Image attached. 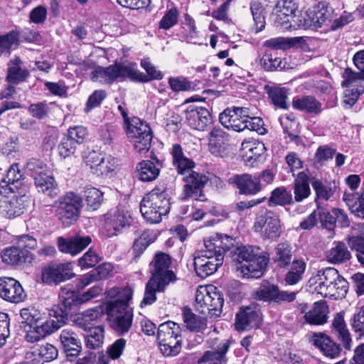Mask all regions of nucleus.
I'll use <instances>...</instances> for the list:
<instances>
[{"mask_svg":"<svg viewBox=\"0 0 364 364\" xmlns=\"http://www.w3.org/2000/svg\"><path fill=\"white\" fill-rule=\"evenodd\" d=\"M114 291L117 295L107 304V320L112 329L122 336L128 333L132 326L133 313L129 302L132 299L133 291L130 287Z\"/></svg>","mask_w":364,"mask_h":364,"instance_id":"nucleus-1","label":"nucleus"},{"mask_svg":"<svg viewBox=\"0 0 364 364\" xmlns=\"http://www.w3.org/2000/svg\"><path fill=\"white\" fill-rule=\"evenodd\" d=\"M70 314V307H67L59 299L56 308L50 311L49 318L43 319L40 317L33 329H26V340L34 343L53 333L65 323Z\"/></svg>","mask_w":364,"mask_h":364,"instance_id":"nucleus-2","label":"nucleus"},{"mask_svg":"<svg viewBox=\"0 0 364 364\" xmlns=\"http://www.w3.org/2000/svg\"><path fill=\"white\" fill-rule=\"evenodd\" d=\"M169 210L170 203L165 188H154L140 203V212L150 223L161 222L162 216L166 215Z\"/></svg>","mask_w":364,"mask_h":364,"instance_id":"nucleus-3","label":"nucleus"},{"mask_svg":"<svg viewBox=\"0 0 364 364\" xmlns=\"http://www.w3.org/2000/svg\"><path fill=\"white\" fill-rule=\"evenodd\" d=\"M118 109L127 124V137L133 144L134 149L139 153L147 151L150 149L152 140V132L149 125L138 117L129 119L127 112L122 105L118 106Z\"/></svg>","mask_w":364,"mask_h":364,"instance_id":"nucleus-4","label":"nucleus"},{"mask_svg":"<svg viewBox=\"0 0 364 364\" xmlns=\"http://www.w3.org/2000/svg\"><path fill=\"white\" fill-rule=\"evenodd\" d=\"M204 249L195 252L193 257L194 269L200 278L214 274L223 263V255L215 250V245H204Z\"/></svg>","mask_w":364,"mask_h":364,"instance_id":"nucleus-5","label":"nucleus"},{"mask_svg":"<svg viewBox=\"0 0 364 364\" xmlns=\"http://www.w3.org/2000/svg\"><path fill=\"white\" fill-rule=\"evenodd\" d=\"M273 181L274 174L268 169L253 175L249 173L235 174L229 178V182L237 188L239 193L244 195H255L262 189L263 186L261 181L269 184Z\"/></svg>","mask_w":364,"mask_h":364,"instance_id":"nucleus-6","label":"nucleus"},{"mask_svg":"<svg viewBox=\"0 0 364 364\" xmlns=\"http://www.w3.org/2000/svg\"><path fill=\"white\" fill-rule=\"evenodd\" d=\"M56 215L64 226H70L77 221L82 207V198L73 192L67 193L58 200Z\"/></svg>","mask_w":364,"mask_h":364,"instance_id":"nucleus-7","label":"nucleus"},{"mask_svg":"<svg viewBox=\"0 0 364 364\" xmlns=\"http://www.w3.org/2000/svg\"><path fill=\"white\" fill-rule=\"evenodd\" d=\"M102 291V288L100 285H95L90 288L86 292L80 295L78 292L73 288L70 284H67L60 288L59 292V299L63 301L67 307H70L71 314L75 311V308L97 296Z\"/></svg>","mask_w":364,"mask_h":364,"instance_id":"nucleus-8","label":"nucleus"},{"mask_svg":"<svg viewBox=\"0 0 364 364\" xmlns=\"http://www.w3.org/2000/svg\"><path fill=\"white\" fill-rule=\"evenodd\" d=\"M182 198H192L196 200L206 201L207 198L203 193V188L208 181V178L201 173L192 172L184 178Z\"/></svg>","mask_w":364,"mask_h":364,"instance_id":"nucleus-9","label":"nucleus"},{"mask_svg":"<svg viewBox=\"0 0 364 364\" xmlns=\"http://www.w3.org/2000/svg\"><path fill=\"white\" fill-rule=\"evenodd\" d=\"M254 228L256 232H262L264 239H276L281 233L279 218L272 211H266L256 218Z\"/></svg>","mask_w":364,"mask_h":364,"instance_id":"nucleus-10","label":"nucleus"},{"mask_svg":"<svg viewBox=\"0 0 364 364\" xmlns=\"http://www.w3.org/2000/svg\"><path fill=\"white\" fill-rule=\"evenodd\" d=\"M262 323V314L257 305L242 306L236 315L235 326L238 331L258 328Z\"/></svg>","mask_w":364,"mask_h":364,"instance_id":"nucleus-11","label":"nucleus"},{"mask_svg":"<svg viewBox=\"0 0 364 364\" xmlns=\"http://www.w3.org/2000/svg\"><path fill=\"white\" fill-rule=\"evenodd\" d=\"M338 278V272L335 268L328 267L320 269L309 280L314 290L323 297L332 296L333 282Z\"/></svg>","mask_w":364,"mask_h":364,"instance_id":"nucleus-12","label":"nucleus"},{"mask_svg":"<svg viewBox=\"0 0 364 364\" xmlns=\"http://www.w3.org/2000/svg\"><path fill=\"white\" fill-rule=\"evenodd\" d=\"M59 340L66 360L75 361L82 349V343L77 334L71 329H63L60 333Z\"/></svg>","mask_w":364,"mask_h":364,"instance_id":"nucleus-13","label":"nucleus"},{"mask_svg":"<svg viewBox=\"0 0 364 364\" xmlns=\"http://www.w3.org/2000/svg\"><path fill=\"white\" fill-rule=\"evenodd\" d=\"M71 263L50 264L42 269L43 282L57 284L74 277Z\"/></svg>","mask_w":364,"mask_h":364,"instance_id":"nucleus-14","label":"nucleus"},{"mask_svg":"<svg viewBox=\"0 0 364 364\" xmlns=\"http://www.w3.org/2000/svg\"><path fill=\"white\" fill-rule=\"evenodd\" d=\"M154 269H152V277L155 278L158 282L168 284L176 280V275L173 271L169 269L171 263V257L164 253H157L154 260Z\"/></svg>","mask_w":364,"mask_h":364,"instance_id":"nucleus-15","label":"nucleus"},{"mask_svg":"<svg viewBox=\"0 0 364 364\" xmlns=\"http://www.w3.org/2000/svg\"><path fill=\"white\" fill-rule=\"evenodd\" d=\"M0 296L6 301L18 304L26 298L21 284L12 277L0 279Z\"/></svg>","mask_w":364,"mask_h":364,"instance_id":"nucleus-16","label":"nucleus"},{"mask_svg":"<svg viewBox=\"0 0 364 364\" xmlns=\"http://www.w3.org/2000/svg\"><path fill=\"white\" fill-rule=\"evenodd\" d=\"M188 125L194 129L204 131L212 122L210 112L203 107L190 105L186 110Z\"/></svg>","mask_w":364,"mask_h":364,"instance_id":"nucleus-17","label":"nucleus"},{"mask_svg":"<svg viewBox=\"0 0 364 364\" xmlns=\"http://www.w3.org/2000/svg\"><path fill=\"white\" fill-rule=\"evenodd\" d=\"M296 292L281 291L276 285H268L258 290L255 297L257 300L273 301L277 304L291 302L296 299Z\"/></svg>","mask_w":364,"mask_h":364,"instance_id":"nucleus-18","label":"nucleus"},{"mask_svg":"<svg viewBox=\"0 0 364 364\" xmlns=\"http://www.w3.org/2000/svg\"><path fill=\"white\" fill-rule=\"evenodd\" d=\"M132 218L128 212L116 208L110 210L105 215V223L107 227L114 230L112 235H117L129 228L132 223Z\"/></svg>","mask_w":364,"mask_h":364,"instance_id":"nucleus-19","label":"nucleus"},{"mask_svg":"<svg viewBox=\"0 0 364 364\" xmlns=\"http://www.w3.org/2000/svg\"><path fill=\"white\" fill-rule=\"evenodd\" d=\"M268 257L266 255H259L247 263L235 267L237 274L247 279L260 278L267 266Z\"/></svg>","mask_w":364,"mask_h":364,"instance_id":"nucleus-20","label":"nucleus"},{"mask_svg":"<svg viewBox=\"0 0 364 364\" xmlns=\"http://www.w3.org/2000/svg\"><path fill=\"white\" fill-rule=\"evenodd\" d=\"M91 242L90 236L77 234L69 238L59 237L57 244L60 252L75 255L85 249Z\"/></svg>","mask_w":364,"mask_h":364,"instance_id":"nucleus-21","label":"nucleus"},{"mask_svg":"<svg viewBox=\"0 0 364 364\" xmlns=\"http://www.w3.org/2000/svg\"><path fill=\"white\" fill-rule=\"evenodd\" d=\"M136 67V64L129 63H115L112 65L114 81H123L129 79L144 82H148L146 75L138 73Z\"/></svg>","mask_w":364,"mask_h":364,"instance_id":"nucleus-22","label":"nucleus"},{"mask_svg":"<svg viewBox=\"0 0 364 364\" xmlns=\"http://www.w3.org/2000/svg\"><path fill=\"white\" fill-rule=\"evenodd\" d=\"M208 148L210 152L218 157H224L227 154V142L229 135L220 127H215L209 134Z\"/></svg>","mask_w":364,"mask_h":364,"instance_id":"nucleus-23","label":"nucleus"},{"mask_svg":"<svg viewBox=\"0 0 364 364\" xmlns=\"http://www.w3.org/2000/svg\"><path fill=\"white\" fill-rule=\"evenodd\" d=\"M311 342L318 348L326 357L336 358L341 354V348L340 345L323 333H314Z\"/></svg>","mask_w":364,"mask_h":364,"instance_id":"nucleus-24","label":"nucleus"},{"mask_svg":"<svg viewBox=\"0 0 364 364\" xmlns=\"http://www.w3.org/2000/svg\"><path fill=\"white\" fill-rule=\"evenodd\" d=\"M29 70L23 65L19 57H15L7 63L6 80L11 85H18L27 80Z\"/></svg>","mask_w":364,"mask_h":364,"instance_id":"nucleus-25","label":"nucleus"},{"mask_svg":"<svg viewBox=\"0 0 364 364\" xmlns=\"http://www.w3.org/2000/svg\"><path fill=\"white\" fill-rule=\"evenodd\" d=\"M26 207L24 196H14L0 200V214L9 219L20 216Z\"/></svg>","mask_w":364,"mask_h":364,"instance_id":"nucleus-26","label":"nucleus"},{"mask_svg":"<svg viewBox=\"0 0 364 364\" xmlns=\"http://www.w3.org/2000/svg\"><path fill=\"white\" fill-rule=\"evenodd\" d=\"M113 267L110 263H103L75 281L77 290L82 289L94 281L108 278L112 273Z\"/></svg>","mask_w":364,"mask_h":364,"instance_id":"nucleus-27","label":"nucleus"},{"mask_svg":"<svg viewBox=\"0 0 364 364\" xmlns=\"http://www.w3.org/2000/svg\"><path fill=\"white\" fill-rule=\"evenodd\" d=\"M1 257L4 262L14 266H21L33 259L28 250H21L18 246L6 248L1 252Z\"/></svg>","mask_w":364,"mask_h":364,"instance_id":"nucleus-28","label":"nucleus"},{"mask_svg":"<svg viewBox=\"0 0 364 364\" xmlns=\"http://www.w3.org/2000/svg\"><path fill=\"white\" fill-rule=\"evenodd\" d=\"M328 312L326 302L319 301L315 302L312 309L305 314L304 319L306 323L311 325H322L326 323Z\"/></svg>","mask_w":364,"mask_h":364,"instance_id":"nucleus-29","label":"nucleus"},{"mask_svg":"<svg viewBox=\"0 0 364 364\" xmlns=\"http://www.w3.org/2000/svg\"><path fill=\"white\" fill-rule=\"evenodd\" d=\"M34 182L38 192H42L51 198L58 196L59 192L58 184L53 176L46 171L35 176Z\"/></svg>","mask_w":364,"mask_h":364,"instance_id":"nucleus-30","label":"nucleus"},{"mask_svg":"<svg viewBox=\"0 0 364 364\" xmlns=\"http://www.w3.org/2000/svg\"><path fill=\"white\" fill-rule=\"evenodd\" d=\"M265 150L264 143L257 140L244 141L241 145V152L244 161L251 164L256 161Z\"/></svg>","mask_w":364,"mask_h":364,"instance_id":"nucleus-31","label":"nucleus"},{"mask_svg":"<svg viewBox=\"0 0 364 364\" xmlns=\"http://www.w3.org/2000/svg\"><path fill=\"white\" fill-rule=\"evenodd\" d=\"M173 164L176 168L178 173L184 175L193 172L194 162L184 156L183 149L179 144L173 145L171 150Z\"/></svg>","mask_w":364,"mask_h":364,"instance_id":"nucleus-32","label":"nucleus"},{"mask_svg":"<svg viewBox=\"0 0 364 364\" xmlns=\"http://www.w3.org/2000/svg\"><path fill=\"white\" fill-rule=\"evenodd\" d=\"M264 90L275 107L283 109L289 108V104L287 102L289 95L287 89L276 85H266L264 87Z\"/></svg>","mask_w":364,"mask_h":364,"instance_id":"nucleus-33","label":"nucleus"},{"mask_svg":"<svg viewBox=\"0 0 364 364\" xmlns=\"http://www.w3.org/2000/svg\"><path fill=\"white\" fill-rule=\"evenodd\" d=\"M220 122L227 129L240 132L242 131L245 119L239 117L232 107H228L219 116Z\"/></svg>","mask_w":364,"mask_h":364,"instance_id":"nucleus-34","label":"nucleus"},{"mask_svg":"<svg viewBox=\"0 0 364 364\" xmlns=\"http://www.w3.org/2000/svg\"><path fill=\"white\" fill-rule=\"evenodd\" d=\"M332 326L337 338L343 343L344 348L349 350L350 349L351 338L342 313H338L335 316Z\"/></svg>","mask_w":364,"mask_h":364,"instance_id":"nucleus-35","label":"nucleus"},{"mask_svg":"<svg viewBox=\"0 0 364 364\" xmlns=\"http://www.w3.org/2000/svg\"><path fill=\"white\" fill-rule=\"evenodd\" d=\"M292 105L296 109L311 114H318L321 112V103L311 95L294 99Z\"/></svg>","mask_w":364,"mask_h":364,"instance_id":"nucleus-36","label":"nucleus"},{"mask_svg":"<svg viewBox=\"0 0 364 364\" xmlns=\"http://www.w3.org/2000/svg\"><path fill=\"white\" fill-rule=\"evenodd\" d=\"M288 266L289 267L285 275L284 281L289 285L296 284L303 279L306 263L301 259H294Z\"/></svg>","mask_w":364,"mask_h":364,"instance_id":"nucleus-37","label":"nucleus"},{"mask_svg":"<svg viewBox=\"0 0 364 364\" xmlns=\"http://www.w3.org/2000/svg\"><path fill=\"white\" fill-rule=\"evenodd\" d=\"M294 200L296 202H301L307 198L310 193L309 177L304 172L298 173L294 183Z\"/></svg>","mask_w":364,"mask_h":364,"instance_id":"nucleus-38","label":"nucleus"},{"mask_svg":"<svg viewBox=\"0 0 364 364\" xmlns=\"http://www.w3.org/2000/svg\"><path fill=\"white\" fill-rule=\"evenodd\" d=\"M327 260L333 264H341L351 258L350 251L343 242H337L334 247L326 253Z\"/></svg>","mask_w":364,"mask_h":364,"instance_id":"nucleus-39","label":"nucleus"},{"mask_svg":"<svg viewBox=\"0 0 364 364\" xmlns=\"http://www.w3.org/2000/svg\"><path fill=\"white\" fill-rule=\"evenodd\" d=\"M228 341L222 342L218 349L205 351L198 360L199 363H209V364L221 363L224 361L225 353L229 349Z\"/></svg>","mask_w":364,"mask_h":364,"instance_id":"nucleus-40","label":"nucleus"},{"mask_svg":"<svg viewBox=\"0 0 364 364\" xmlns=\"http://www.w3.org/2000/svg\"><path fill=\"white\" fill-rule=\"evenodd\" d=\"M160 169L149 160L142 161L136 166L137 177L142 181H152L159 175Z\"/></svg>","mask_w":364,"mask_h":364,"instance_id":"nucleus-41","label":"nucleus"},{"mask_svg":"<svg viewBox=\"0 0 364 364\" xmlns=\"http://www.w3.org/2000/svg\"><path fill=\"white\" fill-rule=\"evenodd\" d=\"M183 318L187 328L191 331H203L207 328L206 319L196 315L188 307H184L183 309Z\"/></svg>","mask_w":364,"mask_h":364,"instance_id":"nucleus-42","label":"nucleus"},{"mask_svg":"<svg viewBox=\"0 0 364 364\" xmlns=\"http://www.w3.org/2000/svg\"><path fill=\"white\" fill-rule=\"evenodd\" d=\"M167 284L158 282L155 278H151L146 284L144 296L141 301V307L151 305L156 300V292L163 291Z\"/></svg>","mask_w":364,"mask_h":364,"instance_id":"nucleus-43","label":"nucleus"},{"mask_svg":"<svg viewBox=\"0 0 364 364\" xmlns=\"http://www.w3.org/2000/svg\"><path fill=\"white\" fill-rule=\"evenodd\" d=\"M181 335L173 336L159 341L161 352L166 356H175L178 355L181 349Z\"/></svg>","mask_w":364,"mask_h":364,"instance_id":"nucleus-44","label":"nucleus"},{"mask_svg":"<svg viewBox=\"0 0 364 364\" xmlns=\"http://www.w3.org/2000/svg\"><path fill=\"white\" fill-rule=\"evenodd\" d=\"M292 247L287 242H281L275 248V256L274 261L277 266L284 268L290 264L292 259Z\"/></svg>","mask_w":364,"mask_h":364,"instance_id":"nucleus-45","label":"nucleus"},{"mask_svg":"<svg viewBox=\"0 0 364 364\" xmlns=\"http://www.w3.org/2000/svg\"><path fill=\"white\" fill-rule=\"evenodd\" d=\"M209 244L213 245L214 246L215 245V250H220L223 257L225 254H228L230 257L232 250L238 245L235 239L228 235L220 236L217 239L214 238L209 241H205L204 242V245H208Z\"/></svg>","mask_w":364,"mask_h":364,"instance_id":"nucleus-46","label":"nucleus"},{"mask_svg":"<svg viewBox=\"0 0 364 364\" xmlns=\"http://www.w3.org/2000/svg\"><path fill=\"white\" fill-rule=\"evenodd\" d=\"M118 160L111 155H105L102 156L100 163L96 171L93 173L103 177H111L113 175L117 166Z\"/></svg>","mask_w":364,"mask_h":364,"instance_id":"nucleus-47","label":"nucleus"},{"mask_svg":"<svg viewBox=\"0 0 364 364\" xmlns=\"http://www.w3.org/2000/svg\"><path fill=\"white\" fill-rule=\"evenodd\" d=\"M257 255L254 253L251 247H246L244 245H237L236 248L232 250L230 257L232 260L235 262V267L240 266L244 263H247Z\"/></svg>","mask_w":364,"mask_h":364,"instance_id":"nucleus-48","label":"nucleus"},{"mask_svg":"<svg viewBox=\"0 0 364 364\" xmlns=\"http://www.w3.org/2000/svg\"><path fill=\"white\" fill-rule=\"evenodd\" d=\"M293 203L294 200L291 193L284 187H279L272 191L268 200L269 206L285 205Z\"/></svg>","mask_w":364,"mask_h":364,"instance_id":"nucleus-49","label":"nucleus"},{"mask_svg":"<svg viewBox=\"0 0 364 364\" xmlns=\"http://www.w3.org/2000/svg\"><path fill=\"white\" fill-rule=\"evenodd\" d=\"M88 334L85 336V345L90 349H96L104 343V328L101 326L88 328Z\"/></svg>","mask_w":364,"mask_h":364,"instance_id":"nucleus-50","label":"nucleus"},{"mask_svg":"<svg viewBox=\"0 0 364 364\" xmlns=\"http://www.w3.org/2000/svg\"><path fill=\"white\" fill-rule=\"evenodd\" d=\"M156 239L154 234L149 231H144L138 238L135 239L132 250L134 258L140 257L146 247Z\"/></svg>","mask_w":364,"mask_h":364,"instance_id":"nucleus-51","label":"nucleus"},{"mask_svg":"<svg viewBox=\"0 0 364 364\" xmlns=\"http://www.w3.org/2000/svg\"><path fill=\"white\" fill-rule=\"evenodd\" d=\"M212 291L205 290V293L197 291L196 296L195 308L200 314L205 315L210 312Z\"/></svg>","mask_w":364,"mask_h":364,"instance_id":"nucleus-52","label":"nucleus"},{"mask_svg":"<svg viewBox=\"0 0 364 364\" xmlns=\"http://www.w3.org/2000/svg\"><path fill=\"white\" fill-rule=\"evenodd\" d=\"M112 65L106 68L97 67L92 72V79L102 84H112L114 82Z\"/></svg>","mask_w":364,"mask_h":364,"instance_id":"nucleus-53","label":"nucleus"},{"mask_svg":"<svg viewBox=\"0 0 364 364\" xmlns=\"http://www.w3.org/2000/svg\"><path fill=\"white\" fill-rule=\"evenodd\" d=\"M84 198L88 208L97 210L102 200V193L97 188L91 187L84 191Z\"/></svg>","mask_w":364,"mask_h":364,"instance_id":"nucleus-54","label":"nucleus"},{"mask_svg":"<svg viewBox=\"0 0 364 364\" xmlns=\"http://www.w3.org/2000/svg\"><path fill=\"white\" fill-rule=\"evenodd\" d=\"M260 64L267 71H273L277 69L282 70L284 68L282 58L276 57L272 52L267 53L262 56Z\"/></svg>","mask_w":364,"mask_h":364,"instance_id":"nucleus-55","label":"nucleus"},{"mask_svg":"<svg viewBox=\"0 0 364 364\" xmlns=\"http://www.w3.org/2000/svg\"><path fill=\"white\" fill-rule=\"evenodd\" d=\"M348 244L352 250L356 251L358 260L364 267V235L349 237Z\"/></svg>","mask_w":364,"mask_h":364,"instance_id":"nucleus-56","label":"nucleus"},{"mask_svg":"<svg viewBox=\"0 0 364 364\" xmlns=\"http://www.w3.org/2000/svg\"><path fill=\"white\" fill-rule=\"evenodd\" d=\"M312 11L318 28L331 23L333 14L331 9L323 6L321 9L314 8L312 9Z\"/></svg>","mask_w":364,"mask_h":364,"instance_id":"nucleus-57","label":"nucleus"},{"mask_svg":"<svg viewBox=\"0 0 364 364\" xmlns=\"http://www.w3.org/2000/svg\"><path fill=\"white\" fill-rule=\"evenodd\" d=\"M180 333L179 326L177 323L173 321L163 323L158 328L157 341L164 340L166 338L175 335L177 336Z\"/></svg>","mask_w":364,"mask_h":364,"instance_id":"nucleus-58","label":"nucleus"},{"mask_svg":"<svg viewBox=\"0 0 364 364\" xmlns=\"http://www.w3.org/2000/svg\"><path fill=\"white\" fill-rule=\"evenodd\" d=\"M317 213L321 226L329 231H333L336 223L335 215L319 205L317 206Z\"/></svg>","mask_w":364,"mask_h":364,"instance_id":"nucleus-59","label":"nucleus"},{"mask_svg":"<svg viewBox=\"0 0 364 364\" xmlns=\"http://www.w3.org/2000/svg\"><path fill=\"white\" fill-rule=\"evenodd\" d=\"M127 341L124 338H120L117 339L112 343L107 349V358L109 361V358L112 360H116L120 358L122 355L123 351L126 347Z\"/></svg>","mask_w":364,"mask_h":364,"instance_id":"nucleus-60","label":"nucleus"},{"mask_svg":"<svg viewBox=\"0 0 364 364\" xmlns=\"http://www.w3.org/2000/svg\"><path fill=\"white\" fill-rule=\"evenodd\" d=\"M213 289V288H211ZM212 291L211 303L210 304V312L208 315L219 316L222 313V309L224 303L223 297L220 291H216L215 288Z\"/></svg>","mask_w":364,"mask_h":364,"instance_id":"nucleus-61","label":"nucleus"},{"mask_svg":"<svg viewBox=\"0 0 364 364\" xmlns=\"http://www.w3.org/2000/svg\"><path fill=\"white\" fill-rule=\"evenodd\" d=\"M294 43V38H275L267 40L264 45L272 50H286L291 48Z\"/></svg>","mask_w":364,"mask_h":364,"instance_id":"nucleus-62","label":"nucleus"},{"mask_svg":"<svg viewBox=\"0 0 364 364\" xmlns=\"http://www.w3.org/2000/svg\"><path fill=\"white\" fill-rule=\"evenodd\" d=\"M20 316L22 319L21 323H25V328L28 327V329H33L40 318L39 314L36 311L27 308L21 310Z\"/></svg>","mask_w":364,"mask_h":364,"instance_id":"nucleus-63","label":"nucleus"},{"mask_svg":"<svg viewBox=\"0 0 364 364\" xmlns=\"http://www.w3.org/2000/svg\"><path fill=\"white\" fill-rule=\"evenodd\" d=\"M78 144L65 135L63 137L60 144L58 145L59 154L64 158L68 157L73 154Z\"/></svg>","mask_w":364,"mask_h":364,"instance_id":"nucleus-64","label":"nucleus"}]
</instances>
